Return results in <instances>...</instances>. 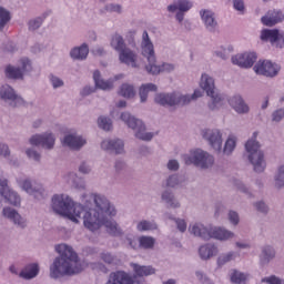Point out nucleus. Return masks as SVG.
Here are the masks:
<instances>
[{
	"instance_id": "20",
	"label": "nucleus",
	"mask_w": 284,
	"mask_h": 284,
	"mask_svg": "<svg viewBox=\"0 0 284 284\" xmlns=\"http://www.w3.org/2000/svg\"><path fill=\"white\" fill-rule=\"evenodd\" d=\"M18 186L29 195L37 197L42 195L43 189L41 186H33L32 181L29 178L17 179Z\"/></svg>"
},
{
	"instance_id": "17",
	"label": "nucleus",
	"mask_w": 284,
	"mask_h": 284,
	"mask_svg": "<svg viewBox=\"0 0 284 284\" xmlns=\"http://www.w3.org/2000/svg\"><path fill=\"white\" fill-rule=\"evenodd\" d=\"M199 14L204 28H206L209 32H216V30H219V22L214 11L210 9H201Z\"/></svg>"
},
{
	"instance_id": "4",
	"label": "nucleus",
	"mask_w": 284,
	"mask_h": 284,
	"mask_svg": "<svg viewBox=\"0 0 284 284\" xmlns=\"http://www.w3.org/2000/svg\"><path fill=\"white\" fill-rule=\"evenodd\" d=\"M258 132H254L253 136L246 142L245 150L247 159L252 164L255 173H263L266 169L264 152L261 150L260 142L256 141Z\"/></svg>"
},
{
	"instance_id": "10",
	"label": "nucleus",
	"mask_w": 284,
	"mask_h": 284,
	"mask_svg": "<svg viewBox=\"0 0 284 284\" xmlns=\"http://www.w3.org/2000/svg\"><path fill=\"white\" fill-rule=\"evenodd\" d=\"M111 48L119 52V59L121 63L125 65H131V68H138L136 59L138 55L130 49L125 47L124 40L121 37H114L111 40Z\"/></svg>"
},
{
	"instance_id": "58",
	"label": "nucleus",
	"mask_w": 284,
	"mask_h": 284,
	"mask_svg": "<svg viewBox=\"0 0 284 284\" xmlns=\"http://www.w3.org/2000/svg\"><path fill=\"white\" fill-rule=\"evenodd\" d=\"M92 171V166L89 162H81V164L79 165V173L83 174V175H89Z\"/></svg>"
},
{
	"instance_id": "5",
	"label": "nucleus",
	"mask_w": 284,
	"mask_h": 284,
	"mask_svg": "<svg viewBox=\"0 0 284 284\" xmlns=\"http://www.w3.org/2000/svg\"><path fill=\"white\" fill-rule=\"evenodd\" d=\"M141 48L143 57H145L149 62V64L145 67L149 74H160V72H173L175 67L172 63H163L161 67L155 64L156 58L154 52V45L149 37L143 38Z\"/></svg>"
},
{
	"instance_id": "54",
	"label": "nucleus",
	"mask_w": 284,
	"mask_h": 284,
	"mask_svg": "<svg viewBox=\"0 0 284 284\" xmlns=\"http://www.w3.org/2000/svg\"><path fill=\"white\" fill-rule=\"evenodd\" d=\"M263 284H284V280L280 278L276 275L265 276L261 280Z\"/></svg>"
},
{
	"instance_id": "45",
	"label": "nucleus",
	"mask_w": 284,
	"mask_h": 284,
	"mask_svg": "<svg viewBox=\"0 0 284 284\" xmlns=\"http://www.w3.org/2000/svg\"><path fill=\"white\" fill-rule=\"evenodd\" d=\"M262 41L271 43L273 48H284V37H262Z\"/></svg>"
},
{
	"instance_id": "39",
	"label": "nucleus",
	"mask_w": 284,
	"mask_h": 284,
	"mask_svg": "<svg viewBox=\"0 0 284 284\" xmlns=\"http://www.w3.org/2000/svg\"><path fill=\"white\" fill-rule=\"evenodd\" d=\"M63 180L70 185V186H72V187H74V189H78V190H83L84 187H85V185H84V183H81V184H79L78 183V175H77V173H74V172H70V173H68V174H65L64 175V178H63Z\"/></svg>"
},
{
	"instance_id": "8",
	"label": "nucleus",
	"mask_w": 284,
	"mask_h": 284,
	"mask_svg": "<svg viewBox=\"0 0 284 284\" xmlns=\"http://www.w3.org/2000/svg\"><path fill=\"white\" fill-rule=\"evenodd\" d=\"M185 165H194L201 170H209L214 164V156L202 149L191 150L189 154L183 155Z\"/></svg>"
},
{
	"instance_id": "44",
	"label": "nucleus",
	"mask_w": 284,
	"mask_h": 284,
	"mask_svg": "<svg viewBox=\"0 0 284 284\" xmlns=\"http://www.w3.org/2000/svg\"><path fill=\"white\" fill-rule=\"evenodd\" d=\"M236 148V136L230 135L225 142L223 153L224 155L230 156Z\"/></svg>"
},
{
	"instance_id": "35",
	"label": "nucleus",
	"mask_w": 284,
	"mask_h": 284,
	"mask_svg": "<svg viewBox=\"0 0 284 284\" xmlns=\"http://www.w3.org/2000/svg\"><path fill=\"white\" fill-rule=\"evenodd\" d=\"M131 267L134 271L135 277H148L155 273V270L152 266H142V265L132 263Z\"/></svg>"
},
{
	"instance_id": "9",
	"label": "nucleus",
	"mask_w": 284,
	"mask_h": 284,
	"mask_svg": "<svg viewBox=\"0 0 284 284\" xmlns=\"http://www.w3.org/2000/svg\"><path fill=\"white\" fill-rule=\"evenodd\" d=\"M121 121L132 131L138 140L150 142L154 134L152 132H145V125L140 119H136L129 112H123L120 116Z\"/></svg>"
},
{
	"instance_id": "57",
	"label": "nucleus",
	"mask_w": 284,
	"mask_h": 284,
	"mask_svg": "<svg viewBox=\"0 0 284 284\" xmlns=\"http://www.w3.org/2000/svg\"><path fill=\"white\" fill-rule=\"evenodd\" d=\"M106 12H114L115 14H122L123 7L118 3H109L105 6Z\"/></svg>"
},
{
	"instance_id": "51",
	"label": "nucleus",
	"mask_w": 284,
	"mask_h": 284,
	"mask_svg": "<svg viewBox=\"0 0 284 284\" xmlns=\"http://www.w3.org/2000/svg\"><path fill=\"white\" fill-rule=\"evenodd\" d=\"M247 280V274H244L239 271H234V273L231 276V281L234 284H243Z\"/></svg>"
},
{
	"instance_id": "32",
	"label": "nucleus",
	"mask_w": 284,
	"mask_h": 284,
	"mask_svg": "<svg viewBox=\"0 0 284 284\" xmlns=\"http://www.w3.org/2000/svg\"><path fill=\"white\" fill-rule=\"evenodd\" d=\"M217 253H219V247L211 243L202 245L199 250L200 257L203 261H207V260L216 256Z\"/></svg>"
},
{
	"instance_id": "46",
	"label": "nucleus",
	"mask_w": 284,
	"mask_h": 284,
	"mask_svg": "<svg viewBox=\"0 0 284 284\" xmlns=\"http://www.w3.org/2000/svg\"><path fill=\"white\" fill-rule=\"evenodd\" d=\"M184 179L178 174H172L166 179V187L175 189L183 183Z\"/></svg>"
},
{
	"instance_id": "50",
	"label": "nucleus",
	"mask_w": 284,
	"mask_h": 284,
	"mask_svg": "<svg viewBox=\"0 0 284 284\" xmlns=\"http://www.w3.org/2000/svg\"><path fill=\"white\" fill-rule=\"evenodd\" d=\"M98 125L101 130H103L105 132H110L113 128L112 120L106 116H100L98 119Z\"/></svg>"
},
{
	"instance_id": "30",
	"label": "nucleus",
	"mask_w": 284,
	"mask_h": 284,
	"mask_svg": "<svg viewBox=\"0 0 284 284\" xmlns=\"http://www.w3.org/2000/svg\"><path fill=\"white\" fill-rule=\"evenodd\" d=\"M0 196L3 197L10 205L20 206V196L16 191L9 189L8 183L6 184V187L0 191Z\"/></svg>"
},
{
	"instance_id": "49",
	"label": "nucleus",
	"mask_w": 284,
	"mask_h": 284,
	"mask_svg": "<svg viewBox=\"0 0 284 284\" xmlns=\"http://www.w3.org/2000/svg\"><path fill=\"white\" fill-rule=\"evenodd\" d=\"M119 94H121V97H124L125 99H132V97H134L135 94V91L133 85L124 83L121 85Z\"/></svg>"
},
{
	"instance_id": "43",
	"label": "nucleus",
	"mask_w": 284,
	"mask_h": 284,
	"mask_svg": "<svg viewBox=\"0 0 284 284\" xmlns=\"http://www.w3.org/2000/svg\"><path fill=\"white\" fill-rule=\"evenodd\" d=\"M21 72H22V75L24 77V74H30V72H32L33 70V67H32V62L29 58H21L19 60V67Z\"/></svg>"
},
{
	"instance_id": "53",
	"label": "nucleus",
	"mask_w": 284,
	"mask_h": 284,
	"mask_svg": "<svg viewBox=\"0 0 284 284\" xmlns=\"http://www.w3.org/2000/svg\"><path fill=\"white\" fill-rule=\"evenodd\" d=\"M261 37H284V32L278 29H263Z\"/></svg>"
},
{
	"instance_id": "2",
	"label": "nucleus",
	"mask_w": 284,
	"mask_h": 284,
	"mask_svg": "<svg viewBox=\"0 0 284 284\" xmlns=\"http://www.w3.org/2000/svg\"><path fill=\"white\" fill-rule=\"evenodd\" d=\"M57 253L60 255L54 258L50 266V277L58 280L64 276L79 274L83 270V265L79 261L78 254L67 244L55 246Z\"/></svg>"
},
{
	"instance_id": "64",
	"label": "nucleus",
	"mask_w": 284,
	"mask_h": 284,
	"mask_svg": "<svg viewBox=\"0 0 284 284\" xmlns=\"http://www.w3.org/2000/svg\"><path fill=\"white\" fill-rule=\"evenodd\" d=\"M0 155L4 159L10 156V150L7 144L0 142Z\"/></svg>"
},
{
	"instance_id": "61",
	"label": "nucleus",
	"mask_w": 284,
	"mask_h": 284,
	"mask_svg": "<svg viewBox=\"0 0 284 284\" xmlns=\"http://www.w3.org/2000/svg\"><path fill=\"white\" fill-rule=\"evenodd\" d=\"M50 82H51L52 87L54 88V90H57V88H62V85H64L63 80H61L60 78H58L57 75H53V74L50 75Z\"/></svg>"
},
{
	"instance_id": "27",
	"label": "nucleus",
	"mask_w": 284,
	"mask_h": 284,
	"mask_svg": "<svg viewBox=\"0 0 284 284\" xmlns=\"http://www.w3.org/2000/svg\"><path fill=\"white\" fill-rule=\"evenodd\" d=\"M63 144L73 151H79L87 144V141L80 135L68 134L64 136Z\"/></svg>"
},
{
	"instance_id": "19",
	"label": "nucleus",
	"mask_w": 284,
	"mask_h": 284,
	"mask_svg": "<svg viewBox=\"0 0 284 284\" xmlns=\"http://www.w3.org/2000/svg\"><path fill=\"white\" fill-rule=\"evenodd\" d=\"M101 149L116 155L124 153V143L121 139H108L101 143Z\"/></svg>"
},
{
	"instance_id": "14",
	"label": "nucleus",
	"mask_w": 284,
	"mask_h": 284,
	"mask_svg": "<svg viewBox=\"0 0 284 284\" xmlns=\"http://www.w3.org/2000/svg\"><path fill=\"white\" fill-rule=\"evenodd\" d=\"M29 143L32 146H42V149L50 151L54 148L55 138L51 132L34 134L30 138Z\"/></svg>"
},
{
	"instance_id": "3",
	"label": "nucleus",
	"mask_w": 284,
	"mask_h": 284,
	"mask_svg": "<svg viewBox=\"0 0 284 284\" xmlns=\"http://www.w3.org/2000/svg\"><path fill=\"white\" fill-rule=\"evenodd\" d=\"M52 210L73 223H79L82 219L83 205L74 203L67 194H55L52 197Z\"/></svg>"
},
{
	"instance_id": "1",
	"label": "nucleus",
	"mask_w": 284,
	"mask_h": 284,
	"mask_svg": "<svg viewBox=\"0 0 284 284\" xmlns=\"http://www.w3.org/2000/svg\"><path fill=\"white\" fill-rule=\"evenodd\" d=\"M84 205L81 219L87 230L95 232L99 230V223L104 217H115V206L102 194L92 193L84 196Z\"/></svg>"
},
{
	"instance_id": "28",
	"label": "nucleus",
	"mask_w": 284,
	"mask_h": 284,
	"mask_svg": "<svg viewBox=\"0 0 284 284\" xmlns=\"http://www.w3.org/2000/svg\"><path fill=\"white\" fill-rule=\"evenodd\" d=\"M105 226L106 232L112 236H122L123 232L122 229L118 225V223L112 220L110 216H105L104 221L99 222V229L101 226Z\"/></svg>"
},
{
	"instance_id": "41",
	"label": "nucleus",
	"mask_w": 284,
	"mask_h": 284,
	"mask_svg": "<svg viewBox=\"0 0 284 284\" xmlns=\"http://www.w3.org/2000/svg\"><path fill=\"white\" fill-rule=\"evenodd\" d=\"M155 244V239L152 236H140L139 237V247L143 250H152Z\"/></svg>"
},
{
	"instance_id": "52",
	"label": "nucleus",
	"mask_w": 284,
	"mask_h": 284,
	"mask_svg": "<svg viewBox=\"0 0 284 284\" xmlns=\"http://www.w3.org/2000/svg\"><path fill=\"white\" fill-rule=\"evenodd\" d=\"M26 155L29 160L39 163L41 161V154L33 148H28L26 150Z\"/></svg>"
},
{
	"instance_id": "38",
	"label": "nucleus",
	"mask_w": 284,
	"mask_h": 284,
	"mask_svg": "<svg viewBox=\"0 0 284 284\" xmlns=\"http://www.w3.org/2000/svg\"><path fill=\"white\" fill-rule=\"evenodd\" d=\"M156 90H158V88L153 83L142 84L140 88V92H139L141 103H145L149 92H156Z\"/></svg>"
},
{
	"instance_id": "7",
	"label": "nucleus",
	"mask_w": 284,
	"mask_h": 284,
	"mask_svg": "<svg viewBox=\"0 0 284 284\" xmlns=\"http://www.w3.org/2000/svg\"><path fill=\"white\" fill-rule=\"evenodd\" d=\"M200 85L207 97H211V103H209L210 110H219L225 103V98L216 91L214 79L207 73H203L201 77Z\"/></svg>"
},
{
	"instance_id": "37",
	"label": "nucleus",
	"mask_w": 284,
	"mask_h": 284,
	"mask_svg": "<svg viewBox=\"0 0 284 284\" xmlns=\"http://www.w3.org/2000/svg\"><path fill=\"white\" fill-rule=\"evenodd\" d=\"M39 273V266L36 263L27 265L21 272L20 277L23 280H32Z\"/></svg>"
},
{
	"instance_id": "31",
	"label": "nucleus",
	"mask_w": 284,
	"mask_h": 284,
	"mask_svg": "<svg viewBox=\"0 0 284 284\" xmlns=\"http://www.w3.org/2000/svg\"><path fill=\"white\" fill-rule=\"evenodd\" d=\"M161 200L168 206V209L176 210L181 207V203L176 200L175 195L170 190L162 192Z\"/></svg>"
},
{
	"instance_id": "24",
	"label": "nucleus",
	"mask_w": 284,
	"mask_h": 284,
	"mask_svg": "<svg viewBox=\"0 0 284 284\" xmlns=\"http://www.w3.org/2000/svg\"><path fill=\"white\" fill-rule=\"evenodd\" d=\"M51 14L52 10L48 9L43 11L40 16L30 19L27 23L29 32H38V30H40L41 26L44 23L45 19H48V17H51Z\"/></svg>"
},
{
	"instance_id": "11",
	"label": "nucleus",
	"mask_w": 284,
	"mask_h": 284,
	"mask_svg": "<svg viewBox=\"0 0 284 284\" xmlns=\"http://www.w3.org/2000/svg\"><path fill=\"white\" fill-rule=\"evenodd\" d=\"M0 99H2L9 108H20L26 104L23 98L17 94L14 89L9 84L0 85Z\"/></svg>"
},
{
	"instance_id": "60",
	"label": "nucleus",
	"mask_w": 284,
	"mask_h": 284,
	"mask_svg": "<svg viewBox=\"0 0 284 284\" xmlns=\"http://www.w3.org/2000/svg\"><path fill=\"white\" fill-rule=\"evenodd\" d=\"M284 119V109H278L273 112L272 114V121L280 123Z\"/></svg>"
},
{
	"instance_id": "15",
	"label": "nucleus",
	"mask_w": 284,
	"mask_h": 284,
	"mask_svg": "<svg viewBox=\"0 0 284 284\" xmlns=\"http://www.w3.org/2000/svg\"><path fill=\"white\" fill-rule=\"evenodd\" d=\"M203 139L217 153L222 151L223 138L219 129H206L203 131Z\"/></svg>"
},
{
	"instance_id": "23",
	"label": "nucleus",
	"mask_w": 284,
	"mask_h": 284,
	"mask_svg": "<svg viewBox=\"0 0 284 284\" xmlns=\"http://www.w3.org/2000/svg\"><path fill=\"white\" fill-rule=\"evenodd\" d=\"M106 284H134V280L129 273L116 271L110 273Z\"/></svg>"
},
{
	"instance_id": "26",
	"label": "nucleus",
	"mask_w": 284,
	"mask_h": 284,
	"mask_svg": "<svg viewBox=\"0 0 284 284\" xmlns=\"http://www.w3.org/2000/svg\"><path fill=\"white\" fill-rule=\"evenodd\" d=\"M211 227L204 226L202 223H194L190 225L189 232L195 237H200L204 241L211 240Z\"/></svg>"
},
{
	"instance_id": "40",
	"label": "nucleus",
	"mask_w": 284,
	"mask_h": 284,
	"mask_svg": "<svg viewBox=\"0 0 284 284\" xmlns=\"http://www.w3.org/2000/svg\"><path fill=\"white\" fill-rule=\"evenodd\" d=\"M236 258V252L230 251L227 253H223L217 257V266L222 267L227 263L234 261Z\"/></svg>"
},
{
	"instance_id": "62",
	"label": "nucleus",
	"mask_w": 284,
	"mask_h": 284,
	"mask_svg": "<svg viewBox=\"0 0 284 284\" xmlns=\"http://www.w3.org/2000/svg\"><path fill=\"white\" fill-rule=\"evenodd\" d=\"M254 206L256 207L257 212H260L262 214H267L268 213V206L262 201L256 202L254 204Z\"/></svg>"
},
{
	"instance_id": "42",
	"label": "nucleus",
	"mask_w": 284,
	"mask_h": 284,
	"mask_svg": "<svg viewBox=\"0 0 284 284\" xmlns=\"http://www.w3.org/2000/svg\"><path fill=\"white\" fill-rule=\"evenodd\" d=\"M158 229V225L155 224V222H151V221H140L136 225V230L138 232H149V231H155Z\"/></svg>"
},
{
	"instance_id": "55",
	"label": "nucleus",
	"mask_w": 284,
	"mask_h": 284,
	"mask_svg": "<svg viewBox=\"0 0 284 284\" xmlns=\"http://www.w3.org/2000/svg\"><path fill=\"white\" fill-rule=\"evenodd\" d=\"M100 258H101V261H103L105 264H109V265L114 264L116 261L115 255H113L110 252H102L100 254Z\"/></svg>"
},
{
	"instance_id": "13",
	"label": "nucleus",
	"mask_w": 284,
	"mask_h": 284,
	"mask_svg": "<svg viewBox=\"0 0 284 284\" xmlns=\"http://www.w3.org/2000/svg\"><path fill=\"white\" fill-rule=\"evenodd\" d=\"M193 8L191 0H174L172 4L168 6V12H176L175 19L179 23H183L186 12Z\"/></svg>"
},
{
	"instance_id": "18",
	"label": "nucleus",
	"mask_w": 284,
	"mask_h": 284,
	"mask_svg": "<svg viewBox=\"0 0 284 284\" xmlns=\"http://www.w3.org/2000/svg\"><path fill=\"white\" fill-rule=\"evenodd\" d=\"M256 59H257V55L255 52L240 53L232 57V63L234 65H239L240 68H252Z\"/></svg>"
},
{
	"instance_id": "29",
	"label": "nucleus",
	"mask_w": 284,
	"mask_h": 284,
	"mask_svg": "<svg viewBox=\"0 0 284 284\" xmlns=\"http://www.w3.org/2000/svg\"><path fill=\"white\" fill-rule=\"evenodd\" d=\"M234 237H235V235L232 231H229L224 227H216V226L211 227V239L222 241V242H226V241H230Z\"/></svg>"
},
{
	"instance_id": "59",
	"label": "nucleus",
	"mask_w": 284,
	"mask_h": 284,
	"mask_svg": "<svg viewBox=\"0 0 284 284\" xmlns=\"http://www.w3.org/2000/svg\"><path fill=\"white\" fill-rule=\"evenodd\" d=\"M229 221L232 225L237 226L240 224V216L236 211L231 210L229 212Z\"/></svg>"
},
{
	"instance_id": "47",
	"label": "nucleus",
	"mask_w": 284,
	"mask_h": 284,
	"mask_svg": "<svg viewBox=\"0 0 284 284\" xmlns=\"http://www.w3.org/2000/svg\"><path fill=\"white\" fill-rule=\"evenodd\" d=\"M9 21H11L10 11L3 7H0V32H2L3 28L7 23H9Z\"/></svg>"
},
{
	"instance_id": "48",
	"label": "nucleus",
	"mask_w": 284,
	"mask_h": 284,
	"mask_svg": "<svg viewBox=\"0 0 284 284\" xmlns=\"http://www.w3.org/2000/svg\"><path fill=\"white\" fill-rule=\"evenodd\" d=\"M274 182L276 189H283L284 187V165H281L275 175H274Z\"/></svg>"
},
{
	"instance_id": "63",
	"label": "nucleus",
	"mask_w": 284,
	"mask_h": 284,
	"mask_svg": "<svg viewBox=\"0 0 284 284\" xmlns=\"http://www.w3.org/2000/svg\"><path fill=\"white\" fill-rule=\"evenodd\" d=\"M234 9L237 10V12H241L243 14L245 10L244 0H233Z\"/></svg>"
},
{
	"instance_id": "56",
	"label": "nucleus",
	"mask_w": 284,
	"mask_h": 284,
	"mask_svg": "<svg viewBox=\"0 0 284 284\" xmlns=\"http://www.w3.org/2000/svg\"><path fill=\"white\" fill-rule=\"evenodd\" d=\"M169 220L175 222L179 232L185 233V231L187 229V224H186L185 220H183V219H175L173 216H169Z\"/></svg>"
},
{
	"instance_id": "25",
	"label": "nucleus",
	"mask_w": 284,
	"mask_h": 284,
	"mask_svg": "<svg viewBox=\"0 0 284 284\" xmlns=\"http://www.w3.org/2000/svg\"><path fill=\"white\" fill-rule=\"evenodd\" d=\"M229 103L233 110L240 115L248 114L250 106L241 95H234L229 100Z\"/></svg>"
},
{
	"instance_id": "33",
	"label": "nucleus",
	"mask_w": 284,
	"mask_h": 284,
	"mask_svg": "<svg viewBox=\"0 0 284 284\" xmlns=\"http://www.w3.org/2000/svg\"><path fill=\"white\" fill-rule=\"evenodd\" d=\"M93 80L95 83V88H98L99 90H112L113 88V81L102 79L100 71L98 70L93 72Z\"/></svg>"
},
{
	"instance_id": "36",
	"label": "nucleus",
	"mask_w": 284,
	"mask_h": 284,
	"mask_svg": "<svg viewBox=\"0 0 284 284\" xmlns=\"http://www.w3.org/2000/svg\"><path fill=\"white\" fill-rule=\"evenodd\" d=\"M4 74L7 79H13L14 81H22L23 73L19 67H13L11 64L7 65L4 69Z\"/></svg>"
},
{
	"instance_id": "21",
	"label": "nucleus",
	"mask_w": 284,
	"mask_h": 284,
	"mask_svg": "<svg viewBox=\"0 0 284 284\" xmlns=\"http://www.w3.org/2000/svg\"><path fill=\"white\" fill-rule=\"evenodd\" d=\"M2 214L6 219L12 222L17 227L23 230L27 226V221L14 209L4 207Z\"/></svg>"
},
{
	"instance_id": "16",
	"label": "nucleus",
	"mask_w": 284,
	"mask_h": 284,
	"mask_svg": "<svg viewBox=\"0 0 284 284\" xmlns=\"http://www.w3.org/2000/svg\"><path fill=\"white\" fill-rule=\"evenodd\" d=\"M284 21V11L281 9H270L262 18L261 23L266 26V28H274L278 23Z\"/></svg>"
},
{
	"instance_id": "6",
	"label": "nucleus",
	"mask_w": 284,
	"mask_h": 284,
	"mask_svg": "<svg viewBox=\"0 0 284 284\" xmlns=\"http://www.w3.org/2000/svg\"><path fill=\"white\" fill-rule=\"evenodd\" d=\"M202 97V92L200 90H195L192 95L190 94H181V93H158L154 98L155 103L159 105H163V108H173L174 105H187L192 101L200 99Z\"/></svg>"
},
{
	"instance_id": "22",
	"label": "nucleus",
	"mask_w": 284,
	"mask_h": 284,
	"mask_svg": "<svg viewBox=\"0 0 284 284\" xmlns=\"http://www.w3.org/2000/svg\"><path fill=\"white\" fill-rule=\"evenodd\" d=\"M276 257V250L273 245L265 244L261 247V253L258 255L260 265L267 266Z\"/></svg>"
},
{
	"instance_id": "34",
	"label": "nucleus",
	"mask_w": 284,
	"mask_h": 284,
	"mask_svg": "<svg viewBox=\"0 0 284 284\" xmlns=\"http://www.w3.org/2000/svg\"><path fill=\"white\" fill-rule=\"evenodd\" d=\"M89 54V48L85 43L71 50L70 57L75 61H84Z\"/></svg>"
},
{
	"instance_id": "12",
	"label": "nucleus",
	"mask_w": 284,
	"mask_h": 284,
	"mask_svg": "<svg viewBox=\"0 0 284 284\" xmlns=\"http://www.w3.org/2000/svg\"><path fill=\"white\" fill-rule=\"evenodd\" d=\"M253 70L261 77H268L270 79H273V77H277L281 67L270 60H260L254 65Z\"/></svg>"
}]
</instances>
